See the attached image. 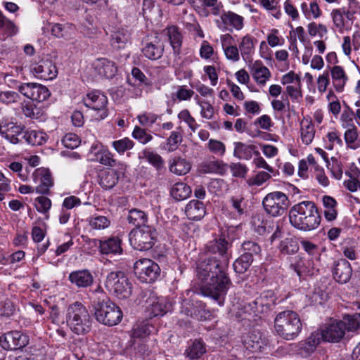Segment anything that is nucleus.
Here are the masks:
<instances>
[{
	"mask_svg": "<svg viewBox=\"0 0 360 360\" xmlns=\"http://www.w3.org/2000/svg\"><path fill=\"white\" fill-rule=\"evenodd\" d=\"M251 72L255 82L260 86H264L271 77L269 68L260 60H256L253 63Z\"/></svg>",
	"mask_w": 360,
	"mask_h": 360,
	"instance_id": "nucleus-29",
	"label": "nucleus"
},
{
	"mask_svg": "<svg viewBox=\"0 0 360 360\" xmlns=\"http://www.w3.org/2000/svg\"><path fill=\"white\" fill-rule=\"evenodd\" d=\"M243 345L252 353L261 352L266 345V339L258 330H252L243 337Z\"/></svg>",
	"mask_w": 360,
	"mask_h": 360,
	"instance_id": "nucleus-21",
	"label": "nucleus"
},
{
	"mask_svg": "<svg viewBox=\"0 0 360 360\" xmlns=\"http://www.w3.org/2000/svg\"><path fill=\"white\" fill-rule=\"evenodd\" d=\"M86 107L91 109L93 116L97 120H102L108 116V98L100 91L94 90L89 92L83 99Z\"/></svg>",
	"mask_w": 360,
	"mask_h": 360,
	"instance_id": "nucleus-8",
	"label": "nucleus"
},
{
	"mask_svg": "<svg viewBox=\"0 0 360 360\" xmlns=\"http://www.w3.org/2000/svg\"><path fill=\"white\" fill-rule=\"evenodd\" d=\"M139 158L146 159L150 164L157 169H160L163 167L164 161L162 157L149 149H144L139 155Z\"/></svg>",
	"mask_w": 360,
	"mask_h": 360,
	"instance_id": "nucleus-59",
	"label": "nucleus"
},
{
	"mask_svg": "<svg viewBox=\"0 0 360 360\" xmlns=\"http://www.w3.org/2000/svg\"><path fill=\"white\" fill-rule=\"evenodd\" d=\"M316 130L312 121L304 117L300 123V137L304 145L311 144L314 139Z\"/></svg>",
	"mask_w": 360,
	"mask_h": 360,
	"instance_id": "nucleus-32",
	"label": "nucleus"
},
{
	"mask_svg": "<svg viewBox=\"0 0 360 360\" xmlns=\"http://www.w3.org/2000/svg\"><path fill=\"white\" fill-rule=\"evenodd\" d=\"M31 71L36 77L44 80H52L58 75L57 68L49 58H42L32 64Z\"/></svg>",
	"mask_w": 360,
	"mask_h": 360,
	"instance_id": "nucleus-14",
	"label": "nucleus"
},
{
	"mask_svg": "<svg viewBox=\"0 0 360 360\" xmlns=\"http://www.w3.org/2000/svg\"><path fill=\"white\" fill-rule=\"evenodd\" d=\"M19 91L25 97L37 102L46 100L50 96L49 90L37 83H26L19 86Z\"/></svg>",
	"mask_w": 360,
	"mask_h": 360,
	"instance_id": "nucleus-17",
	"label": "nucleus"
},
{
	"mask_svg": "<svg viewBox=\"0 0 360 360\" xmlns=\"http://www.w3.org/2000/svg\"><path fill=\"white\" fill-rule=\"evenodd\" d=\"M112 148L120 155H123L126 151L132 149L134 146V141L128 137L116 140L112 142Z\"/></svg>",
	"mask_w": 360,
	"mask_h": 360,
	"instance_id": "nucleus-63",
	"label": "nucleus"
},
{
	"mask_svg": "<svg viewBox=\"0 0 360 360\" xmlns=\"http://www.w3.org/2000/svg\"><path fill=\"white\" fill-rule=\"evenodd\" d=\"M229 208L233 218H239L245 212L246 203L245 199L241 195L231 197L229 200Z\"/></svg>",
	"mask_w": 360,
	"mask_h": 360,
	"instance_id": "nucleus-43",
	"label": "nucleus"
},
{
	"mask_svg": "<svg viewBox=\"0 0 360 360\" xmlns=\"http://www.w3.org/2000/svg\"><path fill=\"white\" fill-rule=\"evenodd\" d=\"M185 213L189 219L200 220L205 215V207L202 202L192 200L186 205Z\"/></svg>",
	"mask_w": 360,
	"mask_h": 360,
	"instance_id": "nucleus-33",
	"label": "nucleus"
},
{
	"mask_svg": "<svg viewBox=\"0 0 360 360\" xmlns=\"http://www.w3.org/2000/svg\"><path fill=\"white\" fill-rule=\"evenodd\" d=\"M266 41L268 45L273 48L283 46L285 41L278 29L272 28L266 35Z\"/></svg>",
	"mask_w": 360,
	"mask_h": 360,
	"instance_id": "nucleus-61",
	"label": "nucleus"
},
{
	"mask_svg": "<svg viewBox=\"0 0 360 360\" xmlns=\"http://www.w3.org/2000/svg\"><path fill=\"white\" fill-rule=\"evenodd\" d=\"M155 231L148 226L133 229L129 233L131 245L139 251L150 250L155 243Z\"/></svg>",
	"mask_w": 360,
	"mask_h": 360,
	"instance_id": "nucleus-10",
	"label": "nucleus"
},
{
	"mask_svg": "<svg viewBox=\"0 0 360 360\" xmlns=\"http://www.w3.org/2000/svg\"><path fill=\"white\" fill-rule=\"evenodd\" d=\"M259 5L271 13L276 19H279L281 15L279 8V0H258Z\"/></svg>",
	"mask_w": 360,
	"mask_h": 360,
	"instance_id": "nucleus-64",
	"label": "nucleus"
},
{
	"mask_svg": "<svg viewBox=\"0 0 360 360\" xmlns=\"http://www.w3.org/2000/svg\"><path fill=\"white\" fill-rule=\"evenodd\" d=\"M230 247V243L225 239L224 236H221L219 238L210 241L207 245V249L209 252L212 254L218 253L226 259H228L227 250Z\"/></svg>",
	"mask_w": 360,
	"mask_h": 360,
	"instance_id": "nucleus-36",
	"label": "nucleus"
},
{
	"mask_svg": "<svg viewBox=\"0 0 360 360\" xmlns=\"http://www.w3.org/2000/svg\"><path fill=\"white\" fill-rule=\"evenodd\" d=\"M182 141V136L180 132L173 131L166 141L161 143L160 148L168 153L175 151Z\"/></svg>",
	"mask_w": 360,
	"mask_h": 360,
	"instance_id": "nucleus-46",
	"label": "nucleus"
},
{
	"mask_svg": "<svg viewBox=\"0 0 360 360\" xmlns=\"http://www.w3.org/2000/svg\"><path fill=\"white\" fill-rule=\"evenodd\" d=\"M92 243L95 246H98L100 252L103 255H116L122 252V241L118 237H111L104 240L93 239Z\"/></svg>",
	"mask_w": 360,
	"mask_h": 360,
	"instance_id": "nucleus-23",
	"label": "nucleus"
},
{
	"mask_svg": "<svg viewBox=\"0 0 360 360\" xmlns=\"http://www.w3.org/2000/svg\"><path fill=\"white\" fill-rule=\"evenodd\" d=\"M325 148L328 150H333L335 146H342V141L340 134L335 129L329 131L323 138Z\"/></svg>",
	"mask_w": 360,
	"mask_h": 360,
	"instance_id": "nucleus-54",
	"label": "nucleus"
},
{
	"mask_svg": "<svg viewBox=\"0 0 360 360\" xmlns=\"http://www.w3.org/2000/svg\"><path fill=\"white\" fill-rule=\"evenodd\" d=\"M322 203L323 206V215L328 221L336 219L338 217V202L336 200L329 195L322 197Z\"/></svg>",
	"mask_w": 360,
	"mask_h": 360,
	"instance_id": "nucleus-39",
	"label": "nucleus"
},
{
	"mask_svg": "<svg viewBox=\"0 0 360 360\" xmlns=\"http://www.w3.org/2000/svg\"><path fill=\"white\" fill-rule=\"evenodd\" d=\"M167 35L174 53L179 54L182 43V37L178 28L175 26L169 27L167 28Z\"/></svg>",
	"mask_w": 360,
	"mask_h": 360,
	"instance_id": "nucleus-51",
	"label": "nucleus"
},
{
	"mask_svg": "<svg viewBox=\"0 0 360 360\" xmlns=\"http://www.w3.org/2000/svg\"><path fill=\"white\" fill-rule=\"evenodd\" d=\"M119 176L112 169L102 170L98 175V184L105 190L112 188L118 182Z\"/></svg>",
	"mask_w": 360,
	"mask_h": 360,
	"instance_id": "nucleus-38",
	"label": "nucleus"
},
{
	"mask_svg": "<svg viewBox=\"0 0 360 360\" xmlns=\"http://www.w3.org/2000/svg\"><path fill=\"white\" fill-rule=\"evenodd\" d=\"M195 103L200 108V115L206 120H212L214 117V108L212 105L206 100L202 99L199 94L194 96Z\"/></svg>",
	"mask_w": 360,
	"mask_h": 360,
	"instance_id": "nucleus-52",
	"label": "nucleus"
},
{
	"mask_svg": "<svg viewBox=\"0 0 360 360\" xmlns=\"http://www.w3.org/2000/svg\"><path fill=\"white\" fill-rule=\"evenodd\" d=\"M51 200L44 195H41L36 198L34 201V206L36 210L39 212L45 214L46 219L49 218V212L51 207Z\"/></svg>",
	"mask_w": 360,
	"mask_h": 360,
	"instance_id": "nucleus-62",
	"label": "nucleus"
},
{
	"mask_svg": "<svg viewBox=\"0 0 360 360\" xmlns=\"http://www.w3.org/2000/svg\"><path fill=\"white\" fill-rule=\"evenodd\" d=\"M128 221L134 226L142 227L147 221V215L142 210L132 209L129 212Z\"/></svg>",
	"mask_w": 360,
	"mask_h": 360,
	"instance_id": "nucleus-58",
	"label": "nucleus"
},
{
	"mask_svg": "<svg viewBox=\"0 0 360 360\" xmlns=\"http://www.w3.org/2000/svg\"><path fill=\"white\" fill-rule=\"evenodd\" d=\"M24 127L11 121L4 120L0 122V134L13 144L20 142L19 136L22 134Z\"/></svg>",
	"mask_w": 360,
	"mask_h": 360,
	"instance_id": "nucleus-19",
	"label": "nucleus"
},
{
	"mask_svg": "<svg viewBox=\"0 0 360 360\" xmlns=\"http://www.w3.org/2000/svg\"><path fill=\"white\" fill-rule=\"evenodd\" d=\"M308 34L311 37H319L320 39H327L328 29L323 23L311 21L307 25Z\"/></svg>",
	"mask_w": 360,
	"mask_h": 360,
	"instance_id": "nucleus-44",
	"label": "nucleus"
},
{
	"mask_svg": "<svg viewBox=\"0 0 360 360\" xmlns=\"http://www.w3.org/2000/svg\"><path fill=\"white\" fill-rule=\"evenodd\" d=\"M342 127L345 129L344 140L347 148L356 150L360 148L359 132L353 119L347 115L341 116Z\"/></svg>",
	"mask_w": 360,
	"mask_h": 360,
	"instance_id": "nucleus-13",
	"label": "nucleus"
},
{
	"mask_svg": "<svg viewBox=\"0 0 360 360\" xmlns=\"http://www.w3.org/2000/svg\"><path fill=\"white\" fill-rule=\"evenodd\" d=\"M105 288L119 299H127L131 294V285L122 271L110 272L106 277Z\"/></svg>",
	"mask_w": 360,
	"mask_h": 360,
	"instance_id": "nucleus-7",
	"label": "nucleus"
},
{
	"mask_svg": "<svg viewBox=\"0 0 360 360\" xmlns=\"http://www.w3.org/2000/svg\"><path fill=\"white\" fill-rule=\"evenodd\" d=\"M172 309V302L167 297H158L151 306L154 316H162Z\"/></svg>",
	"mask_w": 360,
	"mask_h": 360,
	"instance_id": "nucleus-48",
	"label": "nucleus"
},
{
	"mask_svg": "<svg viewBox=\"0 0 360 360\" xmlns=\"http://www.w3.org/2000/svg\"><path fill=\"white\" fill-rule=\"evenodd\" d=\"M142 53L150 60H157L162 56L163 48L158 42H150L142 49Z\"/></svg>",
	"mask_w": 360,
	"mask_h": 360,
	"instance_id": "nucleus-49",
	"label": "nucleus"
},
{
	"mask_svg": "<svg viewBox=\"0 0 360 360\" xmlns=\"http://www.w3.org/2000/svg\"><path fill=\"white\" fill-rule=\"evenodd\" d=\"M181 313L198 321L210 319L212 316L211 312L205 309V306L201 301L191 302L190 300H184L181 304Z\"/></svg>",
	"mask_w": 360,
	"mask_h": 360,
	"instance_id": "nucleus-15",
	"label": "nucleus"
},
{
	"mask_svg": "<svg viewBox=\"0 0 360 360\" xmlns=\"http://www.w3.org/2000/svg\"><path fill=\"white\" fill-rule=\"evenodd\" d=\"M7 338L12 344V349L22 348L28 344L27 336L20 331L15 330L8 333Z\"/></svg>",
	"mask_w": 360,
	"mask_h": 360,
	"instance_id": "nucleus-53",
	"label": "nucleus"
},
{
	"mask_svg": "<svg viewBox=\"0 0 360 360\" xmlns=\"http://www.w3.org/2000/svg\"><path fill=\"white\" fill-rule=\"evenodd\" d=\"M22 137L28 144L32 146H41L48 140V135L40 130L28 129L25 131Z\"/></svg>",
	"mask_w": 360,
	"mask_h": 360,
	"instance_id": "nucleus-41",
	"label": "nucleus"
},
{
	"mask_svg": "<svg viewBox=\"0 0 360 360\" xmlns=\"http://www.w3.org/2000/svg\"><path fill=\"white\" fill-rule=\"evenodd\" d=\"M0 29L5 32L3 39L11 37L17 34L18 32L16 25L8 18H6L0 11Z\"/></svg>",
	"mask_w": 360,
	"mask_h": 360,
	"instance_id": "nucleus-60",
	"label": "nucleus"
},
{
	"mask_svg": "<svg viewBox=\"0 0 360 360\" xmlns=\"http://www.w3.org/2000/svg\"><path fill=\"white\" fill-rule=\"evenodd\" d=\"M32 181L35 184V191L42 195L47 194L53 185V178L49 169L40 167L33 172Z\"/></svg>",
	"mask_w": 360,
	"mask_h": 360,
	"instance_id": "nucleus-16",
	"label": "nucleus"
},
{
	"mask_svg": "<svg viewBox=\"0 0 360 360\" xmlns=\"http://www.w3.org/2000/svg\"><path fill=\"white\" fill-rule=\"evenodd\" d=\"M90 154H94L95 158L93 160H96L101 164L113 167L116 165V160L113 158V155L108 149L103 148L101 144H93L90 148Z\"/></svg>",
	"mask_w": 360,
	"mask_h": 360,
	"instance_id": "nucleus-27",
	"label": "nucleus"
},
{
	"mask_svg": "<svg viewBox=\"0 0 360 360\" xmlns=\"http://www.w3.org/2000/svg\"><path fill=\"white\" fill-rule=\"evenodd\" d=\"M191 164L186 159L174 157L169 160V171L177 175H184L191 169Z\"/></svg>",
	"mask_w": 360,
	"mask_h": 360,
	"instance_id": "nucleus-40",
	"label": "nucleus"
},
{
	"mask_svg": "<svg viewBox=\"0 0 360 360\" xmlns=\"http://www.w3.org/2000/svg\"><path fill=\"white\" fill-rule=\"evenodd\" d=\"M195 92L191 89L188 88L186 85H180L176 87L175 92L172 94V99L174 101H188L194 96Z\"/></svg>",
	"mask_w": 360,
	"mask_h": 360,
	"instance_id": "nucleus-57",
	"label": "nucleus"
},
{
	"mask_svg": "<svg viewBox=\"0 0 360 360\" xmlns=\"http://www.w3.org/2000/svg\"><path fill=\"white\" fill-rule=\"evenodd\" d=\"M51 33L56 37L70 39L75 35L76 28L71 23H56L51 27Z\"/></svg>",
	"mask_w": 360,
	"mask_h": 360,
	"instance_id": "nucleus-37",
	"label": "nucleus"
},
{
	"mask_svg": "<svg viewBox=\"0 0 360 360\" xmlns=\"http://www.w3.org/2000/svg\"><path fill=\"white\" fill-rule=\"evenodd\" d=\"M70 283L78 288H87L94 282L91 274L86 269L71 272L68 276Z\"/></svg>",
	"mask_w": 360,
	"mask_h": 360,
	"instance_id": "nucleus-31",
	"label": "nucleus"
},
{
	"mask_svg": "<svg viewBox=\"0 0 360 360\" xmlns=\"http://www.w3.org/2000/svg\"><path fill=\"white\" fill-rule=\"evenodd\" d=\"M257 39L250 34L243 36L238 42V49L244 60H250L255 51Z\"/></svg>",
	"mask_w": 360,
	"mask_h": 360,
	"instance_id": "nucleus-30",
	"label": "nucleus"
},
{
	"mask_svg": "<svg viewBox=\"0 0 360 360\" xmlns=\"http://www.w3.org/2000/svg\"><path fill=\"white\" fill-rule=\"evenodd\" d=\"M330 17L333 22L332 28L335 32L342 34L350 28L349 19L344 8L333 9Z\"/></svg>",
	"mask_w": 360,
	"mask_h": 360,
	"instance_id": "nucleus-24",
	"label": "nucleus"
},
{
	"mask_svg": "<svg viewBox=\"0 0 360 360\" xmlns=\"http://www.w3.org/2000/svg\"><path fill=\"white\" fill-rule=\"evenodd\" d=\"M190 4L195 11L202 16H208L210 12L207 8L211 9V13L214 15H218L221 12V7L218 0H201L200 3H197L194 0H189Z\"/></svg>",
	"mask_w": 360,
	"mask_h": 360,
	"instance_id": "nucleus-28",
	"label": "nucleus"
},
{
	"mask_svg": "<svg viewBox=\"0 0 360 360\" xmlns=\"http://www.w3.org/2000/svg\"><path fill=\"white\" fill-rule=\"evenodd\" d=\"M88 224L92 229L103 230L110 226V221L105 216L96 214L88 219Z\"/></svg>",
	"mask_w": 360,
	"mask_h": 360,
	"instance_id": "nucleus-55",
	"label": "nucleus"
},
{
	"mask_svg": "<svg viewBox=\"0 0 360 360\" xmlns=\"http://www.w3.org/2000/svg\"><path fill=\"white\" fill-rule=\"evenodd\" d=\"M134 269L135 274L142 282L153 283L160 276V266L150 259H139L134 263Z\"/></svg>",
	"mask_w": 360,
	"mask_h": 360,
	"instance_id": "nucleus-11",
	"label": "nucleus"
},
{
	"mask_svg": "<svg viewBox=\"0 0 360 360\" xmlns=\"http://www.w3.org/2000/svg\"><path fill=\"white\" fill-rule=\"evenodd\" d=\"M197 277L201 281V293L216 300L223 306L231 285L226 269L215 257H208L197 264Z\"/></svg>",
	"mask_w": 360,
	"mask_h": 360,
	"instance_id": "nucleus-1",
	"label": "nucleus"
},
{
	"mask_svg": "<svg viewBox=\"0 0 360 360\" xmlns=\"http://www.w3.org/2000/svg\"><path fill=\"white\" fill-rule=\"evenodd\" d=\"M219 18L214 20L217 27L221 32H233L240 31L245 26V19L240 15L231 11H222L218 15Z\"/></svg>",
	"mask_w": 360,
	"mask_h": 360,
	"instance_id": "nucleus-12",
	"label": "nucleus"
},
{
	"mask_svg": "<svg viewBox=\"0 0 360 360\" xmlns=\"http://www.w3.org/2000/svg\"><path fill=\"white\" fill-rule=\"evenodd\" d=\"M95 319L99 323L109 326L118 324L122 319V311L108 298L98 297L92 301Z\"/></svg>",
	"mask_w": 360,
	"mask_h": 360,
	"instance_id": "nucleus-5",
	"label": "nucleus"
},
{
	"mask_svg": "<svg viewBox=\"0 0 360 360\" xmlns=\"http://www.w3.org/2000/svg\"><path fill=\"white\" fill-rule=\"evenodd\" d=\"M150 333V326L147 323L144 322L137 323L134 325L131 330V338L134 342H136L139 340H145Z\"/></svg>",
	"mask_w": 360,
	"mask_h": 360,
	"instance_id": "nucleus-47",
	"label": "nucleus"
},
{
	"mask_svg": "<svg viewBox=\"0 0 360 360\" xmlns=\"http://www.w3.org/2000/svg\"><path fill=\"white\" fill-rule=\"evenodd\" d=\"M345 321L330 319L329 322L323 326L320 330L311 333L307 339V349L314 350L316 346L320 343L321 339L328 342H340L345 334Z\"/></svg>",
	"mask_w": 360,
	"mask_h": 360,
	"instance_id": "nucleus-4",
	"label": "nucleus"
},
{
	"mask_svg": "<svg viewBox=\"0 0 360 360\" xmlns=\"http://www.w3.org/2000/svg\"><path fill=\"white\" fill-rule=\"evenodd\" d=\"M130 34L124 29H118L112 32L110 37V44L117 49H124L129 42Z\"/></svg>",
	"mask_w": 360,
	"mask_h": 360,
	"instance_id": "nucleus-42",
	"label": "nucleus"
},
{
	"mask_svg": "<svg viewBox=\"0 0 360 360\" xmlns=\"http://www.w3.org/2000/svg\"><path fill=\"white\" fill-rule=\"evenodd\" d=\"M65 318L68 326L74 333L84 335L90 330V315L81 302H75L70 304Z\"/></svg>",
	"mask_w": 360,
	"mask_h": 360,
	"instance_id": "nucleus-6",
	"label": "nucleus"
},
{
	"mask_svg": "<svg viewBox=\"0 0 360 360\" xmlns=\"http://www.w3.org/2000/svg\"><path fill=\"white\" fill-rule=\"evenodd\" d=\"M274 333L285 340H293L300 334L302 323L295 311L286 310L278 313L274 319Z\"/></svg>",
	"mask_w": 360,
	"mask_h": 360,
	"instance_id": "nucleus-3",
	"label": "nucleus"
},
{
	"mask_svg": "<svg viewBox=\"0 0 360 360\" xmlns=\"http://www.w3.org/2000/svg\"><path fill=\"white\" fill-rule=\"evenodd\" d=\"M219 39L225 58L232 63L239 61L241 55L238 47L234 44L233 37L229 33H225L221 34Z\"/></svg>",
	"mask_w": 360,
	"mask_h": 360,
	"instance_id": "nucleus-20",
	"label": "nucleus"
},
{
	"mask_svg": "<svg viewBox=\"0 0 360 360\" xmlns=\"http://www.w3.org/2000/svg\"><path fill=\"white\" fill-rule=\"evenodd\" d=\"M334 279L340 283H346L352 276V267L350 264L344 259L335 262L332 270Z\"/></svg>",
	"mask_w": 360,
	"mask_h": 360,
	"instance_id": "nucleus-26",
	"label": "nucleus"
},
{
	"mask_svg": "<svg viewBox=\"0 0 360 360\" xmlns=\"http://www.w3.org/2000/svg\"><path fill=\"white\" fill-rule=\"evenodd\" d=\"M289 220L294 228L303 231H309L319 227L321 216L315 203L307 200L297 203L290 208Z\"/></svg>",
	"mask_w": 360,
	"mask_h": 360,
	"instance_id": "nucleus-2",
	"label": "nucleus"
},
{
	"mask_svg": "<svg viewBox=\"0 0 360 360\" xmlns=\"http://www.w3.org/2000/svg\"><path fill=\"white\" fill-rule=\"evenodd\" d=\"M278 250L283 255H291L297 252L299 245L296 239L288 237L280 242Z\"/></svg>",
	"mask_w": 360,
	"mask_h": 360,
	"instance_id": "nucleus-50",
	"label": "nucleus"
},
{
	"mask_svg": "<svg viewBox=\"0 0 360 360\" xmlns=\"http://www.w3.org/2000/svg\"><path fill=\"white\" fill-rule=\"evenodd\" d=\"M191 192V187L183 182L176 183L170 191L171 195L176 200H184L188 198Z\"/></svg>",
	"mask_w": 360,
	"mask_h": 360,
	"instance_id": "nucleus-45",
	"label": "nucleus"
},
{
	"mask_svg": "<svg viewBox=\"0 0 360 360\" xmlns=\"http://www.w3.org/2000/svg\"><path fill=\"white\" fill-rule=\"evenodd\" d=\"M276 304V297L274 293L271 290L264 291L259 297H258L252 304H249L245 308H251L255 316L266 313L271 306Z\"/></svg>",
	"mask_w": 360,
	"mask_h": 360,
	"instance_id": "nucleus-18",
	"label": "nucleus"
},
{
	"mask_svg": "<svg viewBox=\"0 0 360 360\" xmlns=\"http://www.w3.org/2000/svg\"><path fill=\"white\" fill-rule=\"evenodd\" d=\"M264 210L273 217L283 214L289 205L288 197L281 191L268 193L262 200Z\"/></svg>",
	"mask_w": 360,
	"mask_h": 360,
	"instance_id": "nucleus-9",
	"label": "nucleus"
},
{
	"mask_svg": "<svg viewBox=\"0 0 360 360\" xmlns=\"http://www.w3.org/2000/svg\"><path fill=\"white\" fill-rule=\"evenodd\" d=\"M92 67L98 75L108 79L112 78L117 72L115 63L105 58L96 59Z\"/></svg>",
	"mask_w": 360,
	"mask_h": 360,
	"instance_id": "nucleus-22",
	"label": "nucleus"
},
{
	"mask_svg": "<svg viewBox=\"0 0 360 360\" xmlns=\"http://www.w3.org/2000/svg\"><path fill=\"white\" fill-rule=\"evenodd\" d=\"M233 155L240 160H249L252 158V155H259V152L255 150V146L248 145L243 142L233 143Z\"/></svg>",
	"mask_w": 360,
	"mask_h": 360,
	"instance_id": "nucleus-35",
	"label": "nucleus"
},
{
	"mask_svg": "<svg viewBox=\"0 0 360 360\" xmlns=\"http://www.w3.org/2000/svg\"><path fill=\"white\" fill-rule=\"evenodd\" d=\"M227 165L219 160L202 162L199 166V171L204 174H224L227 170Z\"/></svg>",
	"mask_w": 360,
	"mask_h": 360,
	"instance_id": "nucleus-34",
	"label": "nucleus"
},
{
	"mask_svg": "<svg viewBox=\"0 0 360 360\" xmlns=\"http://www.w3.org/2000/svg\"><path fill=\"white\" fill-rule=\"evenodd\" d=\"M205 347L204 344L199 341L195 340L185 351V354L191 359H196L200 358L205 353Z\"/></svg>",
	"mask_w": 360,
	"mask_h": 360,
	"instance_id": "nucleus-56",
	"label": "nucleus"
},
{
	"mask_svg": "<svg viewBox=\"0 0 360 360\" xmlns=\"http://www.w3.org/2000/svg\"><path fill=\"white\" fill-rule=\"evenodd\" d=\"M329 72L333 88L337 92H342L349 81L345 69L341 65H334L329 68Z\"/></svg>",
	"mask_w": 360,
	"mask_h": 360,
	"instance_id": "nucleus-25",
	"label": "nucleus"
}]
</instances>
